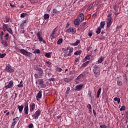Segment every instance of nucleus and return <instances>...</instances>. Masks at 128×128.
Segmentation results:
<instances>
[{
  "label": "nucleus",
  "instance_id": "obj_1",
  "mask_svg": "<svg viewBox=\"0 0 128 128\" xmlns=\"http://www.w3.org/2000/svg\"><path fill=\"white\" fill-rule=\"evenodd\" d=\"M92 68L95 78H98V76H100V68L98 66L92 64Z\"/></svg>",
  "mask_w": 128,
  "mask_h": 128
},
{
  "label": "nucleus",
  "instance_id": "obj_2",
  "mask_svg": "<svg viewBox=\"0 0 128 128\" xmlns=\"http://www.w3.org/2000/svg\"><path fill=\"white\" fill-rule=\"evenodd\" d=\"M16 50L24 56H28L29 58L32 56V53L24 49H18V48H16Z\"/></svg>",
  "mask_w": 128,
  "mask_h": 128
},
{
  "label": "nucleus",
  "instance_id": "obj_3",
  "mask_svg": "<svg viewBox=\"0 0 128 128\" xmlns=\"http://www.w3.org/2000/svg\"><path fill=\"white\" fill-rule=\"evenodd\" d=\"M66 32L72 34H74L76 32V28H69L66 30Z\"/></svg>",
  "mask_w": 128,
  "mask_h": 128
},
{
  "label": "nucleus",
  "instance_id": "obj_4",
  "mask_svg": "<svg viewBox=\"0 0 128 128\" xmlns=\"http://www.w3.org/2000/svg\"><path fill=\"white\" fill-rule=\"evenodd\" d=\"M42 111L40 110H38L34 114L32 115V118L34 120H38V116H40V113Z\"/></svg>",
  "mask_w": 128,
  "mask_h": 128
},
{
  "label": "nucleus",
  "instance_id": "obj_5",
  "mask_svg": "<svg viewBox=\"0 0 128 128\" xmlns=\"http://www.w3.org/2000/svg\"><path fill=\"white\" fill-rule=\"evenodd\" d=\"M107 18V28H110V24H112V14H108Z\"/></svg>",
  "mask_w": 128,
  "mask_h": 128
},
{
  "label": "nucleus",
  "instance_id": "obj_6",
  "mask_svg": "<svg viewBox=\"0 0 128 128\" xmlns=\"http://www.w3.org/2000/svg\"><path fill=\"white\" fill-rule=\"evenodd\" d=\"M5 70L8 72H14V70L12 68V66L10 65H8L6 67Z\"/></svg>",
  "mask_w": 128,
  "mask_h": 128
},
{
  "label": "nucleus",
  "instance_id": "obj_7",
  "mask_svg": "<svg viewBox=\"0 0 128 128\" xmlns=\"http://www.w3.org/2000/svg\"><path fill=\"white\" fill-rule=\"evenodd\" d=\"M12 86H14V82L10 80L8 84L5 86V88L8 90V88H12Z\"/></svg>",
  "mask_w": 128,
  "mask_h": 128
},
{
  "label": "nucleus",
  "instance_id": "obj_8",
  "mask_svg": "<svg viewBox=\"0 0 128 128\" xmlns=\"http://www.w3.org/2000/svg\"><path fill=\"white\" fill-rule=\"evenodd\" d=\"M69 50V52L68 54V56H72V52H74V48H70V46L67 47V48L65 50Z\"/></svg>",
  "mask_w": 128,
  "mask_h": 128
},
{
  "label": "nucleus",
  "instance_id": "obj_9",
  "mask_svg": "<svg viewBox=\"0 0 128 128\" xmlns=\"http://www.w3.org/2000/svg\"><path fill=\"white\" fill-rule=\"evenodd\" d=\"M118 5H116L115 6H114V14L115 16H118V14H120V12H118Z\"/></svg>",
  "mask_w": 128,
  "mask_h": 128
},
{
  "label": "nucleus",
  "instance_id": "obj_10",
  "mask_svg": "<svg viewBox=\"0 0 128 128\" xmlns=\"http://www.w3.org/2000/svg\"><path fill=\"white\" fill-rule=\"evenodd\" d=\"M74 76L67 77L64 79V82H72L74 80Z\"/></svg>",
  "mask_w": 128,
  "mask_h": 128
},
{
  "label": "nucleus",
  "instance_id": "obj_11",
  "mask_svg": "<svg viewBox=\"0 0 128 128\" xmlns=\"http://www.w3.org/2000/svg\"><path fill=\"white\" fill-rule=\"evenodd\" d=\"M38 74L39 75V78H41L42 76H44V70L42 69V68H38Z\"/></svg>",
  "mask_w": 128,
  "mask_h": 128
},
{
  "label": "nucleus",
  "instance_id": "obj_12",
  "mask_svg": "<svg viewBox=\"0 0 128 128\" xmlns=\"http://www.w3.org/2000/svg\"><path fill=\"white\" fill-rule=\"evenodd\" d=\"M25 114H28V104H26L24 108Z\"/></svg>",
  "mask_w": 128,
  "mask_h": 128
},
{
  "label": "nucleus",
  "instance_id": "obj_13",
  "mask_svg": "<svg viewBox=\"0 0 128 128\" xmlns=\"http://www.w3.org/2000/svg\"><path fill=\"white\" fill-rule=\"evenodd\" d=\"M78 18L80 22H84V15L82 14H80Z\"/></svg>",
  "mask_w": 128,
  "mask_h": 128
},
{
  "label": "nucleus",
  "instance_id": "obj_14",
  "mask_svg": "<svg viewBox=\"0 0 128 128\" xmlns=\"http://www.w3.org/2000/svg\"><path fill=\"white\" fill-rule=\"evenodd\" d=\"M30 106V112H34V110L36 108V104H34V103H31Z\"/></svg>",
  "mask_w": 128,
  "mask_h": 128
},
{
  "label": "nucleus",
  "instance_id": "obj_15",
  "mask_svg": "<svg viewBox=\"0 0 128 128\" xmlns=\"http://www.w3.org/2000/svg\"><path fill=\"white\" fill-rule=\"evenodd\" d=\"M26 22H28V20H24L20 24V28H21V30L24 28V24H26Z\"/></svg>",
  "mask_w": 128,
  "mask_h": 128
},
{
  "label": "nucleus",
  "instance_id": "obj_16",
  "mask_svg": "<svg viewBox=\"0 0 128 128\" xmlns=\"http://www.w3.org/2000/svg\"><path fill=\"white\" fill-rule=\"evenodd\" d=\"M42 90H40L36 96L37 100H38V98H42Z\"/></svg>",
  "mask_w": 128,
  "mask_h": 128
},
{
  "label": "nucleus",
  "instance_id": "obj_17",
  "mask_svg": "<svg viewBox=\"0 0 128 128\" xmlns=\"http://www.w3.org/2000/svg\"><path fill=\"white\" fill-rule=\"evenodd\" d=\"M82 86H84V84L78 85L76 86L75 90H82Z\"/></svg>",
  "mask_w": 128,
  "mask_h": 128
},
{
  "label": "nucleus",
  "instance_id": "obj_18",
  "mask_svg": "<svg viewBox=\"0 0 128 128\" xmlns=\"http://www.w3.org/2000/svg\"><path fill=\"white\" fill-rule=\"evenodd\" d=\"M56 32H58V30H56V28H55L53 30V32L50 36H52V38H55L54 35L56 34Z\"/></svg>",
  "mask_w": 128,
  "mask_h": 128
},
{
  "label": "nucleus",
  "instance_id": "obj_19",
  "mask_svg": "<svg viewBox=\"0 0 128 128\" xmlns=\"http://www.w3.org/2000/svg\"><path fill=\"white\" fill-rule=\"evenodd\" d=\"M90 56H92V55L89 54L86 56L84 59H83V62H86V60H90Z\"/></svg>",
  "mask_w": 128,
  "mask_h": 128
},
{
  "label": "nucleus",
  "instance_id": "obj_20",
  "mask_svg": "<svg viewBox=\"0 0 128 128\" xmlns=\"http://www.w3.org/2000/svg\"><path fill=\"white\" fill-rule=\"evenodd\" d=\"M8 24H3L2 28V30H4V32H6V30H7L8 29Z\"/></svg>",
  "mask_w": 128,
  "mask_h": 128
},
{
  "label": "nucleus",
  "instance_id": "obj_21",
  "mask_svg": "<svg viewBox=\"0 0 128 128\" xmlns=\"http://www.w3.org/2000/svg\"><path fill=\"white\" fill-rule=\"evenodd\" d=\"M80 22L78 18L74 20V24L76 26H80Z\"/></svg>",
  "mask_w": 128,
  "mask_h": 128
},
{
  "label": "nucleus",
  "instance_id": "obj_22",
  "mask_svg": "<svg viewBox=\"0 0 128 128\" xmlns=\"http://www.w3.org/2000/svg\"><path fill=\"white\" fill-rule=\"evenodd\" d=\"M18 108L19 110V112H22V110H24V106H18Z\"/></svg>",
  "mask_w": 128,
  "mask_h": 128
},
{
  "label": "nucleus",
  "instance_id": "obj_23",
  "mask_svg": "<svg viewBox=\"0 0 128 128\" xmlns=\"http://www.w3.org/2000/svg\"><path fill=\"white\" fill-rule=\"evenodd\" d=\"M102 92V88H100L97 92V98H98L100 95V92Z\"/></svg>",
  "mask_w": 128,
  "mask_h": 128
},
{
  "label": "nucleus",
  "instance_id": "obj_24",
  "mask_svg": "<svg viewBox=\"0 0 128 128\" xmlns=\"http://www.w3.org/2000/svg\"><path fill=\"white\" fill-rule=\"evenodd\" d=\"M114 102H117L118 104H120V98L116 97L114 98Z\"/></svg>",
  "mask_w": 128,
  "mask_h": 128
},
{
  "label": "nucleus",
  "instance_id": "obj_25",
  "mask_svg": "<svg viewBox=\"0 0 128 128\" xmlns=\"http://www.w3.org/2000/svg\"><path fill=\"white\" fill-rule=\"evenodd\" d=\"M70 87H68L67 90L66 92V98L68 96V94L70 93Z\"/></svg>",
  "mask_w": 128,
  "mask_h": 128
},
{
  "label": "nucleus",
  "instance_id": "obj_26",
  "mask_svg": "<svg viewBox=\"0 0 128 128\" xmlns=\"http://www.w3.org/2000/svg\"><path fill=\"white\" fill-rule=\"evenodd\" d=\"M38 82L39 86H41L42 84H44V80L42 78L38 79Z\"/></svg>",
  "mask_w": 128,
  "mask_h": 128
},
{
  "label": "nucleus",
  "instance_id": "obj_27",
  "mask_svg": "<svg viewBox=\"0 0 128 128\" xmlns=\"http://www.w3.org/2000/svg\"><path fill=\"white\" fill-rule=\"evenodd\" d=\"M90 64V61H86L85 62L84 64H82V68H86V66H87L88 64Z\"/></svg>",
  "mask_w": 128,
  "mask_h": 128
},
{
  "label": "nucleus",
  "instance_id": "obj_28",
  "mask_svg": "<svg viewBox=\"0 0 128 128\" xmlns=\"http://www.w3.org/2000/svg\"><path fill=\"white\" fill-rule=\"evenodd\" d=\"M1 44H2L3 46H8V42H6V41H4L3 40L1 42Z\"/></svg>",
  "mask_w": 128,
  "mask_h": 128
},
{
  "label": "nucleus",
  "instance_id": "obj_29",
  "mask_svg": "<svg viewBox=\"0 0 128 128\" xmlns=\"http://www.w3.org/2000/svg\"><path fill=\"white\" fill-rule=\"evenodd\" d=\"M102 30V28L100 27H98L96 31V34H100V31Z\"/></svg>",
  "mask_w": 128,
  "mask_h": 128
},
{
  "label": "nucleus",
  "instance_id": "obj_30",
  "mask_svg": "<svg viewBox=\"0 0 128 128\" xmlns=\"http://www.w3.org/2000/svg\"><path fill=\"white\" fill-rule=\"evenodd\" d=\"M104 24H106V23L104 22H102L100 24V28H102L104 26Z\"/></svg>",
  "mask_w": 128,
  "mask_h": 128
},
{
  "label": "nucleus",
  "instance_id": "obj_31",
  "mask_svg": "<svg viewBox=\"0 0 128 128\" xmlns=\"http://www.w3.org/2000/svg\"><path fill=\"white\" fill-rule=\"evenodd\" d=\"M16 124V121H14L12 124L10 128H14V126Z\"/></svg>",
  "mask_w": 128,
  "mask_h": 128
},
{
  "label": "nucleus",
  "instance_id": "obj_32",
  "mask_svg": "<svg viewBox=\"0 0 128 128\" xmlns=\"http://www.w3.org/2000/svg\"><path fill=\"white\" fill-rule=\"evenodd\" d=\"M82 76H84V74H80V75H79L77 77L76 80H78V81L80 80V78H82Z\"/></svg>",
  "mask_w": 128,
  "mask_h": 128
},
{
  "label": "nucleus",
  "instance_id": "obj_33",
  "mask_svg": "<svg viewBox=\"0 0 128 128\" xmlns=\"http://www.w3.org/2000/svg\"><path fill=\"white\" fill-rule=\"evenodd\" d=\"M82 54V50H78L74 52V54H75V56H78V54Z\"/></svg>",
  "mask_w": 128,
  "mask_h": 128
},
{
  "label": "nucleus",
  "instance_id": "obj_34",
  "mask_svg": "<svg viewBox=\"0 0 128 128\" xmlns=\"http://www.w3.org/2000/svg\"><path fill=\"white\" fill-rule=\"evenodd\" d=\"M6 30L8 32H10V34H14V32H12V28H8Z\"/></svg>",
  "mask_w": 128,
  "mask_h": 128
},
{
  "label": "nucleus",
  "instance_id": "obj_35",
  "mask_svg": "<svg viewBox=\"0 0 128 128\" xmlns=\"http://www.w3.org/2000/svg\"><path fill=\"white\" fill-rule=\"evenodd\" d=\"M6 56V53L0 54V58H4Z\"/></svg>",
  "mask_w": 128,
  "mask_h": 128
},
{
  "label": "nucleus",
  "instance_id": "obj_36",
  "mask_svg": "<svg viewBox=\"0 0 128 128\" xmlns=\"http://www.w3.org/2000/svg\"><path fill=\"white\" fill-rule=\"evenodd\" d=\"M50 18V15H48V14H46L44 15V18L45 20H48V18Z\"/></svg>",
  "mask_w": 128,
  "mask_h": 128
},
{
  "label": "nucleus",
  "instance_id": "obj_37",
  "mask_svg": "<svg viewBox=\"0 0 128 128\" xmlns=\"http://www.w3.org/2000/svg\"><path fill=\"white\" fill-rule=\"evenodd\" d=\"M18 88H22V86H24V85L22 84V80L20 82V83L18 85Z\"/></svg>",
  "mask_w": 128,
  "mask_h": 128
},
{
  "label": "nucleus",
  "instance_id": "obj_38",
  "mask_svg": "<svg viewBox=\"0 0 128 128\" xmlns=\"http://www.w3.org/2000/svg\"><path fill=\"white\" fill-rule=\"evenodd\" d=\"M8 36H9L8 33L6 34V35L4 36V38L6 40H8V38H10L8 37Z\"/></svg>",
  "mask_w": 128,
  "mask_h": 128
},
{
  "label": "nucleus",
  "instance_id": "obj_39",
  "mask_svg": "<svg viewBox=\"0 0 128 128\" xmlns=\"http://www.w3.org/2000/svg\"><path fill=\"white\" fill-rule=\"evenodd\" d=\"M52 54L51 52L46 53V54H45V56L50 58V54Z\"/></svg>",
  "mask_w": 128,
  "mask_h": 128
},
{
  "label": "nucleus",
  "instance_id": "obj_40",
  "mask_svg": "<svg viewBox=\"0 0 128 128\" xmlns=\"http://www.w3.org/2000/svg\"><path fill=\"white\" fill-rule=\"evenodd\" d=\"M62 42V38H60L57 42L58 44H60Z\"/></svg>",
  "mask_w": 128,
  "mask_h": 128
},
{
  "label": "nucleus",
  "instance_id": "obj_41",
  "mask_svg": "<svg viewBox=\"0 0 128 128\" xmlns=\"http://www.w3.org/2000/svg\"><path fill=\"white\" fill-rule=\"evenodd\" d=\"M88 10H92V8H94V4H90L88 8Z\"/></svg>",
  "mask_w": 128,
  "mask_h": 128
},
{
  "label": "nucleus",
  "instance_id": "obj_42",
  "mask_svg": "<svg viewBox=\"0 0 128 128\" xmlns=\"http://www.w3.org/2000/svg\"><path fill=\"white\" fill-rule=\"evenodd\" d=\"M80 40H78L76 41V42L75 43H74L72 44V46H78V44H80Z\"/></svg>",
  "mask_w": 128,
  "mask_h": 128
},
{
  "label": "nucleus",
  "instance_id": "obj_43",
  "mask_svg": "<svg viewBox=\"0 0 128 128\" xmlns=\"http://www.w3.org/2000/svg\"><path fill=\"white\" fill-rule=\"evenodd\" d=\"M117 84L119 86H120L122 84V82L120 80H118L117 82Z\"/></svg>",
  "mask_w": 128,
  "mask_h": 128
},
{
  "label": "nucleus",
  "instance_id": "obj_44",
  "mask_svg": "<svg viewBox=\"0 0 128 128\" xmlns=\"http://www.w3.org/2000/svg\"><path fill=\"white\" fill-rule=\"evenodd\" d=\"M40 86H41L42 88H46V84H44L43 83L42 84L40 85Z\"/></svg>",
  "mask_w": 128,
  "mask_h": 128
},
{
  "label": "nucleus",
  "instance_id": "obj_45",
  "mask_svg": "<svg viewBox=\"0 0 128 128\" xmlns=\"http://www.w3.org/2000/svg\"><path fill=\"white\" fill-rule=\"evenodd\" d=\"M122 110H126V106H123L120 108V112H122Z\"/></svg>",
  "mask_w": 128,
  "mask_h": 128
},
{
  "label": "nucleus",
  "instance_id": "obj_46",
  "mask_svg": "<svg viewBox=\"0 0 128 128\" xmlns=\"http://www.w3.org/2000/svg\"><path fill=\"white\" fill-rule=\"evenodd\" d=\"M5 20L4 22H8L10 18L8 17H6Z\"/></svg>",
  "mask_w": 128,
  "mask_h": 128
},
{
  "label": "nucleus",
  "instance_id": "obj_47",
  "mask_svg": "<svg viewBox=\"0 0 128 128\" xmlns=\"http://www.w3.org/2000/svg\"><path fill=\"white\" fill-rule=\"evenodd\" d=\"M104 60V58L102 57H101L100 58V59L98 60V62L100 63L102 62V61Z\"/></svg>",
  "mask_w": 128,
  "mask_h": 128
},
{
  "label": "nucleus",
  "instance_id": "obj_48",
  "mask_svg": "<svg viewBox=\"0 0 128 128\" xmlns=\"http://www.w3.org/2000/svg\"><path fill=\"white\" fill-rule=\"evenodd\" d=\"M48 82H54V80H56V79L54 78H49L48 80Z\"/></svg>",
  "mask_w": 128,
  "mask_h": 128
},
{
  "label": "nucleus",
  "instance_id": "obj_49",
  "mask_svg": "<svg viewBox=\"0 0 128 128\" xmlns=\"http://www.w3.org/2000/svg\"><path fill=\"white\" fill-rule=\"evenodd\" d=\"M4 32L2 31L0 33V38L1 40L2 38V36H4Z\"/></svg>",
  "mask_w": 128,
  "mask_h": 128
},
{
  "label": "nucleus",
  "instance_id": "obj_50",
  "mask_svg": "<svg viewBox=\"0 0 128 128\" xmlns=\"http://www.w3.org/2000/svg\"><path fill=\"white\" fill-rule=\"evenodd\" d=\"M34 78H40V75L38 74H36L34 75Z\"/></svg>",
  "mask_w": 128,
  "mask_h": 128
},
{
  "label": "nucleus",
  "instance_id": "obj_51",
  "mask_svg": "<svg viewBox=\"0 0 128 128\" xmlns=\"http://www.w3.org/2000/svg\"><path fill=\"white\" fill-rule=\"evenodd\" d=\"M52 12L54 14H58V10H56V9L54 8L52 10Z\"/></svg>",
  "mask_w": 128,
  "mask_h": 128
},
{
  "label": "nucleus",
  "instance_id": "obj_52",
  "mask_svg": "<svg viewBox=\"0 0 128 128\" xmlns=\"http://www.w3.org/2000/svg\"><path fill=\"white\" fill-rule=\"evenodd\" d=\"M87 108H88V110H92V106L90 105V104H88L87 105Z\"/></svg>",
  "mask_w": 128,
  "mask_h": 128
},
{
  "label": "nucleus",
  "instance_id": "obj_53",
  "mask_svg": "<svg viewBox=\"0 0 128 128\" xmlns=\"http://www.w3.org/2000/svg\"><path fill=\"white\" fill-rule=\"evenodd\" d=\"M62 70V68H57V71L59 72H60Z\"/></svg>",
  "mask_w": 128,
  "mask_h": 128
},
{
  "label": "nucleus",
  "instance_id": "obj_54",
  "mask_svg": "<svg viewBox=\"0 0 128 128\" xmlns=\"http://www.w3.org/2000/svg\"><path fill=\"white\" fill-rule=\"evenodd\" d=\"M28 128H34V124H28Z\"/></svg>",
  "mask_w": 128,
  "mask_h": 128
},
{
  "label": "nucleus",
  "instance_id": "obj_55",
  "mask_svg": "<svg viewBox=\"0 0 128 128\" xmlns=\"http://www.w3.org/2000/svg\"><path fill=\"white\" fill-rule=\"evenodd\" d=\"M24 16H26V14L24 13L20 14V18H24Z\"/></svg>",
  "mask_w": 128,
  "mask_h": 128
},
{
  "label": "nucleus",
  "instance_id": "obj_56",
  "mask_svg": "<svg viewBox=\"0 0 128 128\" xmlns=\"http://www.w3.org/2000/svg\"><path fill=\"white\" fill-rule=\"evenodd\" d=\"M35 52H36V54H40V50H36Z\"/></svg>",
  "mask_w": 128,
  "mask_h": 128
},
{
  "label": "nucleus",
  "instance_id": "obj_57",
  "mask_svg": "<svg viewBox=\"0 0 128 128\" xmlns=\"http://www.w3.org/2000/svg\"><path fill=\"white\" fill-rule=\"evenodd\" d=\"M100 128H106V125H101L100 126Z\"/></svg>",
  "mask_w": 128,
  "mask_h": 128
},
{
  "label": "nucleus",
  "instance_id": "obj_58",
  "mask_svg": "<svg viewBox=\"0 0 128 128\" xmlns=\"http://www.w3.org/2000/svg\"><path fill=\"white\" fill-rule=\"evenodd\" d=\"M38 40L40 42H42V37H38Z\"/></svg>",
  "mask_w": 128,
  "mask_h": 128
},
{
  "label": "nucleus",
  "instance_id": "obj_59",
  "mask_svg": "<svg viewBox=\"0 0 128 128\" xmlns=\"http://www.w3.org/2000/svg\"><path fill=\"white\" fill-rule=\"evenodd\" d=\"M40 36H41V34H40V32L37 33L38 38H40L41 37Z\"/></svg>",
  "mask_w": 128,
  "mask_h": 128
},
{
  "label": "nucleus",
  "instance_id": "obj_60",
  "mask_svg": "<svg viewBox=\"0 0 128 128\" xmlns=\"http://www.w3.org/2000/svg\"><path fill=\"white\" fill-rule=\"evenodd\" d=\"M20 34H24V29H22V30H20Z\"/></svg>",
  "mask_w": 128,
  "mask_h": 128
},
{
  "label": "nucleus",
  "instance_id": "obj_61",
  "mask_svg": "<svg viewBox=\"0 0 128 128\" xmlns=\"http://www.w3.org/2000/svg\"><path fill=\"white\" fill-rule=\"evenodd\" d=\"M88 36H92V32H88Z\"/></svg>",
  "mask_w": 128,
  "mask_h": 128
},
{
  "label": "nucleus",
  "instance_id": "obj_62",
  "mask_svg": "<svg viewBox=\"0 0 128 128\" xmlns=\"http://www.w3.org/2000/svg\"><path fill=\"white\" fill-rule=\"evenodd\" d=\"M18 120H20V118L18 117H16L15 122H18Z\"/></svg>",
  "mask_w": 128,
  "mask_h": 128
},
{
  "label": "nucleus",
  "instance_id": "obj_63",
  "mask_svg": "<svg viewBox=\"0 0 128 128\" xmlns=\"http://www.w3.org/2000/svg\"><path fill=\"white\" fill-rule=\"evenodd\" d=\"M120 28H122V25L118 26H116V29Z\"/></svg>",
  "mask_w": 128,
  "mask_h": 128
},
{
  "label": "nucleus",
  "instance_id": "obj_64",
  "mask_svg": "<svg viewBox=\"0 0 128 128\" xmlns=\"http://www.w3.org/2000/svg\"><path fill=\"white\" fill-rule=\"evenodd\" d=\"M10 6L11 7H12V8H14L16 6H14V5H12V3H10Z\"/></svg>",
  "mask_w": 128,
  "mask_h": 128
}]
</instances>
